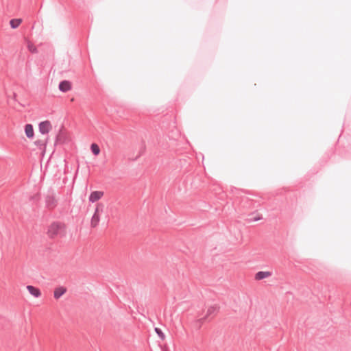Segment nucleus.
Masks as SVG:
<instances>
[{"instance_id": "obj_12", "label": "nucleus", "mask_w": 351, "mask_h": 351, "mask_svg": "<svg viewBox=\"0 0 351 351\" xmlns=\"http://www.w3.org/2000/svg\"><path fill=\"white\" fill-rule=\"evenodd\" d=\"M21 22H22V19H11L10 21V27L12 29H16L19 26V25L21 24Z\"/></svg>"}, {"instance_id": "obj_19", "label": "nucleus", "mask_w": 351, "mask_h": 351, "mask_svg": "<svg viewBox=\"0 0 351 351\" xmlns=\"http://www.w3.org/2000/svg\"><path fill=\"white\" fill-rule=\"evenodd\" d=\"M247 199H248L247 197H243V201H245V199L247 200Z\"/></svg>"}, {"instance_id": "obj_2", "label": "nucleus", "mask_w": 351, "mask_h": 351, "mask_svg": "<svg viewBox=\"0 0 351 351\" xmlns=\"http://www.w3.org/2000/svg\"><path fill=\"white\" fill-rule=\"evenodd\" d=\"M39 132L42 134H46L51 130L52 126L49 121H41L38 125Z\"/></svg>"}, {"instance_id": "obj_17", "label": "nucleus", "mask_w": 351, "mask_h": 351, "mask_svg": "<svg viewBox=\"0 0 351 351\" xmlns=\"http://www.w3.org/2000/svg\"><path fill=\"white\" fill-rule=\"evenodd\" d=\"M28 49L32 52V53H36L37 52V49L32 44H29L28 45Z\"/></svg>"}, {"instance_id": "obj_8", "label": "nucleus", "mask_w": 351, "mask_h": 351, "mask_svg": "<svg viewBox=\"0 0 351 351\" xmlns=\"http://www.w3.org/2000/svg\"><path fill=\"white\" fill-rule=\"evenodd\" d=\"M271 275H272V273L271 271H261L257 272L255 274V279L257 280H263L267 277H269Z\"/></svg>"}, {"instance_id": "obj_14", "label": "nucleus", "mask_w": 351, "mask_h": 351, "mask_svg": "<svg viewBox=\"0 0 351 351\" xmlns=\"http://www.w3.org/2000/svg\"><path fill=\"white\" fill-rule=\"evenodd\" d=\"M104 208H105V206H104V204L99 203L97 204L95 211V213H98L101 214L104 212Z\"/></svg>"}, {"instance_id": "obj_4", "label": "nucleus", "mask_w": 351, "mask_h": 351, "mask_svg": "<svg viewBox=\"0 0 351 351\" xmlns=\"http://www.w3.org/2000/svg\"><path fill=\"white\" fill-rule=\"evenodd\" d=\"M59 90L62 93H66L71 89V84L69 81L63 80L59 84Z\"/></svg>"}, {"instance_id": "obj_1", "label": "nucleus", "mask_w": 351, "mask_h": 351, "mask_svg": "<svg viewBox=\"0 0 351 351\" xmlns=\"http://www.w3.org/2000/svg\"><path fill=\"white\" fill-rule=\"evenodd\" d=\"M47 234L50 239H54L56 237H64L66 234L65 223L61 221L52 222L48 227Z\"/></svg>"}, {"instance_id": "obj_6", "label": "nucleus", "mask_w": 351, "mask_h": 351, "mask_svg": "<svg viewBox=\"0 0 351 351\" xmlns=\"http://www.w3.org/2000/svg\"><path fill=\"white\" fill-rule=\"evenodd\" d=\"M27 289L28 290L29 293L35 298H38L41 295V292L37 287H35L32 285H27Z\"/></svg>"}, {"instance_id": "obj_11", "label": "nucleus", "mask_w": 351, "mask_h": 351, "mask_svg": "<svg viewBox=\"0 0 351 351\" xmlns=\"http://www.w3.org/2000/svg\"><path fill=\"white\" fill-rule=\"evenodd\" d=\"M45 203L48 208H53L56 205V201L52 195H47L45 197Z\"/></svg>"}, {"instance_id": "obj_9", "label": "nucleus", "mask_w": 351, "mask_h": 351, "mask_svg": "<svg viewBox=\"0 0 351 351\" xmlns=\"http://www.w3.org/2000/svg\"><path fill=\"white\" fill-rule=\"evenodd\" d=\"M100 221V213L94 212L93 215L92 216L90 221V226L92 228H95L98 226Z\"/></svg>"}, {"instance_id": "obj_3", "label": "nucleus", "mask_w": 351, "mask_h": 351, "mask_svg": "<svg viewBox=\"0 0 351 351\" xmlns=\"http://www.w3.org/2000/svg\"><path fill=\"white\" fill-rule=\"evenodd\" d=\"M104 195V192L100 191H95L90 193L88 201L91 203H94L97 200L100 199Z\"/></svg>"}, {"instance_id": "obj_7", "label": "nucleus", "mask_w": 351, "mask_h": 351, "mask_svg": "<svg viewBox=\"0 0 351 351\" xmlns=\"http://www.w3.org/2000/svg\"><path fill=\"white\" fill-rule=\"evenodd\" d=\"M25 133L28 138H33L34 136V128L32 124L27 123L25 125Z\"/></svg>"}, {"instance_id": "obj_5", "label": "nucleus", "mask_w": 351, "mask_h": 351, "mask_svg": "<svg viewBox=\"0 0 351 351\" xmlns=\"http://www.w3.org/2000/svg\"><path fill=\"white\" fill-rule=\"evenodd\" d=\"M66 292V289L64 287H58L54 289L53 297L58 300Z\"/></svg>"}, {"instance_id": "obj_18", "label": "nucleus", "mask_w": 351, "mask_h": 351, "mask_svg": "<svg viewBox=\"0 0 351 351\" xmlns=\"http://www.w3.org/2000/svg\"><path fill=\"white\" fill-rule=\"evenodd\" d=\"M261 219V217H252L249 220H250V221H257L260 220Z\"/></svg>"}, {"instance_id": "obj_15", "label": "nucleus", "mask_w": 351, "mask_h": 351, "mask_svg": "<svg viewBox=\"0 0 351 351\" xmlns=\"http://www.w3.org/2000/svg\"><path fill=\"white\" fill-rule=\"evenodd\" d=\"M155 332L162 340L165 339V335L160 328H155Z\"/></svg>"}, {"instance_id": "obj_13", "label": "nucleus", "mask_w": 351, "mask_h": 351, "mask_svg": "<svg viewBox=\"0 0 351 351\" xmlns=\"http://www.w3.org/2000/svg\"><path fill=\"white\" fill-rule=\"evenodd\" d=\"M90 150L95 156H97L100 153V148L96 143L91 144Z\"/></svg>"}, {"instance_id": "obj_16", "label": "nucleus", "mask_w": 351, "mask_h": 351, "mask_svg": "<svg viewBox=\"0 0 351 351\" xmlns=\"http://www.w3.org/2000/svg\"><path fill=\"white\" fill-rule=\"evenodd\" d=\"M35 145L40 148H41L43 146H45L46 143L44 141L42 140H37L35 141Z\"/></svg>"}, {"instance_id": "obj_10", "label": "nucleus", "mask_w": 351, "mask_h": 351, "mask_svg": "<svg viewBox=\"0 0 351 351\" xmlns=\"http://www.w3.org/2000/svg\"><path fill=\"white\" fill-rule=\"evenodd\" d=\"M218 310V307L217 306L215 305V306H210L208 310H207V313H206V315L201 319H199L198 321L199 322H202L203 321H204L208 316H210V315L215 313V312H217Z\"/></svg>"}]
</instances>
